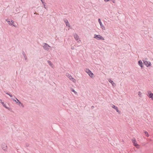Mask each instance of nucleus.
<instances>
[{"instance_id":"obj_18","label":"nucleus","mask_w":153,"mask_h":153,"mask_svg":"<svg viewBox=\"0 0 153 153\" xmlns=\"http://www.w3.org/2000/svg\"><path fill=\"white\" fill-rule=\"evenodd\" d=\"M48 63L49 64V65L51 66H52L53 65V64L49 60L47 61Z\"/></svg>"},{"instance_id":"obj_6","label":"nucleus","mask_w":153,"mask_h":153,"mask_svg":"<svg viewBox=\"0 0 153 153\" xmlns=\"http://www.w3.org/2000/svg\"><path fill=\"white\" fill-rule=\"evenodd\" d=\"M147 96L149 98H151L152 100H153V93H152L150 91H148Z\"/></svg>"},{"instance_id":"obj_2","label":"nucleus","mask_w":153,"mask_h":153,"mask_svg":"<svg viewBox=\"0 0 153 153\" xmlns=\"http://www.w3.org/2000/svg\"><path fill=\"white\" fill-rule=\"evenodd\" d=\"M94 38H95L97 40H104V38L102 36H101L100 35H97L96 34H95L94 35Z\"/></svg>"},{"instance_id":"obj_30","label":"nucleus","mask_w":153,"mask_h":153,"mask_svg":"<svg viewBox=\"0 0 153 153\" xmlns=\"http://www.w3.org/2000/svg\"><path fill=\"white\" fill-rule=\"evenodd\" d=\"M1 104H2V105H4V102H1Z\"/></svg>"},{"instance_id":"obj_5","label":"nucleus","mask_w":153,"mask_h":153,"mask_svg":"<svg viewBox=\"0 0 153 153\" xmlns=\"http://www.w3.org/2000/svg\"><path fill=\"white\" fill-rule=\"evenodd\" d=\"M86 72L91 77H92V75H93V74L89 69L86 68Z\"/></svg>"},{"instance_id":"obj_32","label":"nucleus","mask_w":153,"mask_h":153,"mask_svg":"<svg viewBox=\"0 0 153 153\" xmlns=\"http://www.w3.org/2000/svg\"><path fill=\"white\" fill-rule=\"evenodd\" d=\"M0 102H2V101H1V99H0Z\"/></svg>"},{"instance_id":"obj_10","label":"nucleus","mask_w":153,"mask_h":153,"mask_svg":"<svg viewBox=\"0 0 153 153\" xmlns=\"http://www.w3.org/2000/svg\"><path fill=\"white\" fill-rule=\"evenodd\" d=\"M111 107L112 108L115 109L117 112H119V111L118 109V108L115 105H112Z\"/></svg>"},{"instance_id":"obj_25","label":"nucleus","mask_w":153,"mask_h":153,"mask_svg":"<svg viewBox=\"0 0 153 153\" xmlns=\"http://www.w3.org/2000/svg\"><path fill=\"white\" fill-rule=\"evenodd\" d=\"M7 109H8V110H9L10 111H11V110H12V109L11 108H8V107H7Z\"/></svg>"},{"instance_id":"obj_16","label":"nucleus","mask_w":153,"mask_h":153,"mask_svg":"<svg viewBox=\"0 0 153 153\" xmlns=\"http://www.w3.org/2000/svg\"><path fill=\"white\" fill-rule=\"evenodd\" d=\"M22 54L23 56L24 57L25 59V60H27V57L26 56V55L25 54V52L24 51H23L22 52Z\"/></svg>"},{"instance_id":"obj_31","label":"nucleus","mask_w":153,"mask_h":153,"mask_svg":"<svg viewBox=\"0 0 153 153\" xmlns=\"http://www.w3.org/2000/svg\"><path fill=\"white\" fill-rule=\"evenodd\" d=\"M34 14H36V12H35V13H34Z\"/></svg>"},{"instance_id":"obj_14","label":"nucleus","mask_w":153,"mask_h":153,"mask_svg":"<svg viewBox=\"0 0 153 153\" xmlns=\"http://www.w3.org/2000/svg\"><path fill=\"white\" fill-rule=\"evenodd\" d=\"M65 23L66 24V25L67 26L69 27V23L68 22V20L66 19L64 20Z\"/></svg>"},{"instance_id":"obj_7","label":"nucleus","mask_w":153,"mask_h":153,"mask_svg":"<svg viewBox=\"0 0 153 153\" xmlns=\"http://www.w3.org/2000/svg\"><path fill=\"white\" fill-rule=\"evenodd\" d=\"M1 147L2 149L4 151H6L7 150V147L5 143L2 144Z\"/></svg>"},{"instance_id":"obj_28","label":"nucleus","mask_w":153,"mask_h":153,"mask_svg":"<svg viewBox=\"0 0 153 153\" xmlns=\"http://www.w3.org/2000/svg\"><path fill=\"white\" fill-rule=\"evenodd\" d=\"M13 100L14 101H15L16 103H17L18 102L16 101V100H15V99H14L13 98Z\"/></svg>"},{"instance_id":"obj_1","label":"nucleus","mask_w":153,"mask_h":153,"mask_svg":"<svg viewBox=\"0 0 153 153\" xmlns=\"http://www.w3.org/2000/svg\"><path fill=\"white\" fill-rule=\"evenodd\" d=\"M42 46L43 48L44 49L47 51H48L51 47L48 44L45 43H43Z\"/></svg>"},{"instance_id":"obj_29","label":"nucleus","mask_w":153,"mask_h":153,"mask_svg":"<svg viewBox=\"0 0 153 153\" xmlns=\"http://www.w3.org/2000/svg\"><path fill=\"white\" fill-rule=\"evenodd\" d=\"M9 95L11 97H13V95L12 94H9Z\"/></svg>"},{"instance_id":"obj_12","label":"nucleus","mask_w":153,"mask_h":153,"mask_svg":"<svg viewBox=\"0 0 153 153\" xmlns=\"http://www.w3.org/2000/svg\"><path fill=\"white\" fill-rule=\"evenodd\" d=\"M138 64L139 66H140L141 68H143V63L142 61L141 60H139L138 62Z\"/></svg>"},{"instance_id":"obj_21","label":"nucleus","mask_w":153,"mask_h":153,"mask_svg":"<svg viewBox=\"0 0 153 153\" xmlns=\"http://www.w3.org/2000/svg\"><path fill=\"white\" fill-rule=\"evenodd\" d=\"M145 135L147 137L149 136V135L148 133L146 131H145Z\"/></svg>"},{"instance_id":"obj_33","label":"nucleus","mask_w":153,"mask_h":153,"mask_svg":"<svg viewBox=\"0 0 153 153\" xmlns=\"http://www.w3.org/2000/svg\"><path fill=\"white\" fill-rule=\"evenodd\" d=\"M112 1L113 2H114V1H113L112 0Z\"/></svg>"},{"instance_id":"obj_19","label":"nucleus","mask_w":153,"mask_h":153,"mask_svg":"<svg viewBox=\"0 0 153 153\" xmlns=\"http://www.w3.org/2000/svg\"><path fill=\"white\" fill-rule=\"evenodd\" d=\"M71 91H72L74 92L75 94H77V92L76 91L74 90V89H73V88H71Z\"/></svg>"},{"instance_id":"obj_24","label":"nucleus","mask_w":153,"mask_h":153,"mask_svg":"<svg viewBox=\"0 0 153 153\" xmlns=\"http://www.w3.org/2000/svg\"><path fill=\"white\" fill-rule=\"evenodd\" d=\"M3 106L5 107V108H7V107L6 105V104H4V105H3Z\"/></svg>"},{"instance_id":"obj_27","label":"nucleus","mask_w":153,"mask_h":153,"mask_svg":"<svg viewBox=\"0 0 153 153\" xmlns=\"http://www.w3.org/2000/svg\"><path fill=\"white\" fill-rule=\"evenodd\" d=\"M4 92H5V93L6 94H7V95H9V93H7V92H6V91H4Z\"/></svg>"},{"instance_id":"obj_22","label":"nucleus","mask_w":153,"mask_h":153,"mask_svg":"<svg viewBox=\"0 0 153 153\" xmlns=\"http://www.w3.org/2000/svg\"><path fill=\"white\" fill-rule=\"evenodd\" d=\"M141 94H142V93H141V92L139 91L138 92V95H139V96L140 97H141Z\"/></svg>"},{"instance_id":"obj_26","label":"nucleus","mask_w":153,"mask_h":153,"mask_svg":"<svg viewBox=\"0 0 153 153\" xmlns=\"http://www.w3.org/2000/svg\"><path fill=\"white\" fill-rule=\"evenodd\" d=\"M42 2V4H43V2H45L44 1L45 0H40Z\"/></svg>"},{"instance_id":"obj_8","label":"nucleus","mask_w":153,"mask_h":153,"mask_svg":"<svg viewBox=\"0 0 153 153\" xmlns=\"http://www.w3.org/2000/svg\"><path fill=\"white\" fill-rule=\"evenodd\" d=\"M132 142L134 144V146L137 147V146H139V145L137 143L136 140L134 138H133L132 140Z\"/></svg>"},{"instance_id":"obj_9","label":"nucleus","mask_w":153,"mask_h":153,"mask_svg":"<svg viewBox=\"0 0 153 153\" xmlns=\"http://www.w3.org/2000/svg\"><path fill=\"white\" fill-rule=\"evenodd\" d=\"M98 21L99 24H100L101 27L102 28V29H103L104 28H105V27L102 24L100 19H98Z\"/></svg>"},{"instance_id":"obj_4","label":"nucleus","mask_w":153,"mask_h":153,"mask_svg":"<svg viewBox=\"0 0 153 153\" xmlns=\"http://www.w3.org/2000/svg\"><path fill=\"white\" fill-rule=\"evenodd\" d=\"M146 59H144L143 60V63L147 66L149 67L151 65V62H148L146 61Z\"/></svg>"},{"instance_id":"obj_34","label":"nucleus","mask_w":153,"mask_h":153,"mask_svg":"<svg viewBox=\"0 0 153 153\" xmlns=\"http://www.w3.org/2000/svg\"><path fill=\"white\" fill-rule=\"evenodd\" d=\"M92 108H93V107H94V106H92Z\"/></svg>"},{"instance_id":"obj_11","label":"nucleus","mask_w":153,"mask_h":153,"mask_svg":"<svg viewBox=\"0 0 153 153\" xmlns=\"http://www.w3.org/2000/svg\"><path fill=\"white\" fill-rule=\"evenodd\" d=\"M73 36H74V38L75 39L76 41H78V40L79 39V37L78 36L77 34H76L75 33L74 34Z\"/></svg>"},{"instance_id":"obj_23","label":"nucleus","mask_w":153,"mask_h":153,"mask_svg":"<svg viewBox=\"0 0 153 153\" xmlns=\"http://www.w3.org/2000/svg\"><path fill=\"white\" fill-rule=\"evenodd\" d=\"M70 80H71V81H72L74 82H75L76 81L75 79H74L72 77V79H71Z\"/></svg>"},{"instance_id":"obj_17","label":"nucleus","mask_w":153,"mask_h":153,"mask_svg":"<svg viewBox=\"0 0 153 153\" xmlns=\"http://www.w3.org/2000/svg\"><path fill=\"white\" fill-rule=\"evenodd\" d=\"M14 97L17 100V102H18L17 103H18V104L19 105L21 104V105H22L23 104L22 103H21V102L17 98H16L15 96H14Z\"/></svg>"},{"instance_id":"obj_20","label":"nucleus","mask_w":153,"mask_h":153,"mask_svg":"<svg viewBox=\"0 0 153 153\" xmlns=\"http://www.w3.org/2000/svg\"><path fill=\"white\" fill-rule=\"evenodd\" d=\"M43 4H43V6H44V7L46 9H47V7H46L45 6V2H43Z\"/></svg>"},{"instance_id":"obj_15","label":"nucleus","mask_w":153,"mask_h":153,"mask_svg":"<svg viewBox=\"0 0 153 153\" xmlns=\"http://www.w3.org/2000/svg\"><path fill=\"white\" fill-rule=\"evenodd\" d=\"M66 76L68 77L70 79H72V76H71L68 73H66Z\"/></svg>"},{"instance_id":"obj_3","label":"nucleus","mask_w":153,"mask_h":153,"mask_svg":"<svg viewBox=\"0 0 153 153\" xmlns=\"http://www.w3.org/2000/svg\"><path fill=\"white\" fill-rule=\"evenodd\" d=\"M8 19H7L6 21H7V22H8V23L10 25H12L13 26H14L16 27V25L14 23V21L13 20H11V21H8L7 20Z\"/></svg>"},{"instance_id":"obj_13","label":"nucleus","mask_w":153,"mask_h":153,"mask_svg":"<svg viewBox=\"0 0 153 153\" xmlns=\"http://www.w3.org/2000/svg\"><path fill=\"white\" fill-rule=\"evenodd\" d=\"M108 81L111 83V84L113 86H114L115 85V84L114 83V82L110 79H108Z\"/></svg>"}]
</instances>
